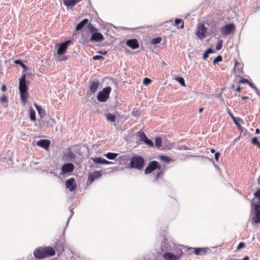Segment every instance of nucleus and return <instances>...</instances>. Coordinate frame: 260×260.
<instances>
[{
	"label": "nucleus",
	"mask_w": 260,
	"mask_h": 260,
	"mask_svg": "<svg viewBox=\"0 0 260 260\" xmlns=\"http://www.w3.org/2000/svg\"><path fill=\"white\" fill-rule=\"evenodd\" d=\"M55 254V250L51 246L39 247L34 251L35 257L38 259L51 257Z\"/></svg>",
	"instance_id": "nucleus-1"
},
{
	"label": "nucleus",
	"mask_w": 260,
	"mask_h": 260,
	"mask_svg": "<svg viewBox=\"0 0 260 260\" xmlns=\"http://www.w3.org/2000/svg\"><path fill=\"white\" fill-rule=\"evenodd\" d=\"M129 164L131 168L141 170L144 167L145 159L141 156L135 154L131 157Z\"/></svg>",
	"instance_id": "nucleus-2"
},
{
	"label": "nucleus",
	"mask_w": 260,
	"mask_h": 260,
	"mask_svg": "<svg viewBox=\"0 0 260 260\" xmlns=\"http://www.w3.org/2000/svg\"><path fill=\"white\" fill-rule=\"evenodd\" d=\"M111 91L110 86H106L102 90L100 91L97 95V99L100 102H106L109 98L110 93Z\"/></svg>",
	"instance_id": "nucleus-3"
},
{
	"label": "nucleus",
	"mask_w": 260,
	"mask_h": 260,
	"mask_svg": "<svg viewBox=\"0 0 260 260\" xmlns=\"http://www.w3.org/2000/svg\"><path fill=\"white\" fill-rule=\"evenodd\" d=\"M71 43V40H67L62 43L57 44L55 45V48H57V54L58 55H61L64 54Z\"/></svg>",
	"instance_id": "nucleus-4"
},
{
	"label": "nucleus",
	"mask_w": 260,
	"mask_h": 260,
	"mask_svg": "<svg viewBox=\"0 0 260 260\" xmlns=\"http://www.w3.org/2000/svg\"><path fill=\"white\" fill-rule=\"evenodd\" d=\"M160 165L158 161L152 160L150 161L145 169V174H149L153 172L156 169H160Z\"/></svg>",
	"instance_id": "nucleus-5"
},
{
	"label": "nucleus",
	"mask_w": 260,
	"mask_h": 260,
	"mask_svg": "<svg viewBox=\"0 0 260 260\" xmlns=\"http://www.w3.org/2000/svg\"><path fill=\"white\" fill-rule=\"evenodd\" d=\"M137 136L140 138V140L148 146L150 147H154V145L153 141L147 137L144 132L140 131L138 132Z\"/></svg>",
	"instance_id": "nucleus-6"
},
{
	"label": "nucleus",
	"mask_w": 260,
	"mask_h": 260,
	"mask_svg": "<svg viewBox=\"0 0 260 260\" xmlns=\"http://www.w3.org/2000/svg\"><path fill=\"white\" fill-rule=\"evenodd\" d=\"M74 169L75 167L73 163H65L61 168V173L60 174L66 175L71 173L74 171Z\"/></svg>",
	"instance_id": "nucleus-7"
},
{
	"label": "nucleus",
	"mask_w": 260,
	"mask_h": 260,
	"mask_svg": "<svg viewBox=\"0 0 260 260\" xmlns=\"http://www.w3.org/2000/svg\"><path fill=\"white\" fill-rule=\"evenodd\" d=\"M54 247L58 256L64 251V241L63 238H61V239L57 240L55 242Z\"/></svg>",
	"instance_id": "nucleus-8"
},
{
	"label": "nucleus",
	"mask_w": 260,
	"mask_h": 260,
	"mask_svg": "<svg viewBox=\"0 0 260 260\" xmlns=\"http://www.w3.org/2000/svg\"><path fill=\"white\" fill-rule=\"evenodd\" d=\"M235 29V26L233 23L226 24L220 28L221 33L223 35H228L231 34Z\"/></svg>",
	"instance_id": "nucleus-9"
},
{
	"label": "nucleus",
	"mask_w": 260,
	"mask_h": 260,
	"mask_svg": "<svg viewBox=\"0 0 260 260\" xmlns=\"http://www.w3.org/2000/svg\"><path fill=\"white\" fill-rule=\"evenodd\" d=\"M65 185L70 192L75 191L77 187L75 179L73 177L67 179L66 181Z\"/></svg>",
	"instance_id": "nucleus-10"
},
{
	"label": "nucleus",
	"mask_w": 260,
	"mask_h": 260,
	"mask_svg": "<svg viewBox=\"0 0 260 260\" xmlns=\"http://www.w3.org/2000/svg\"><path fill=\"white\" fill-rule=\"evenodd\" d=\"M206 34H208V27H206L203 24H200L197 32V35L200 39L205 38Z\"/></svg>",
	"instance_id": "nucleus-11"
},
{
	"label": "nucleus",
	"mask_w": 260,
	"mask_h": 260,
	"mask_svg": "<svg viewBox=\"0 0 260 260\" xmlns=\"http://www.w3.org/2000/svg\"><path fill=\"white\" fill-rule=\"evenodd\" d=\"M100 85V82L98 80H93L90 82L89 90H87V94L91 95L94 93L98 90Z\"/></svg>",
	"instance_id": "nucleus-12"
},
{
	"label": "nucleus",
	"mask_w": 260,
	"mask_h": 260,
	"mask_svg": "<svg viewBox=\"0 0 260 260\" xmlns=\"http://www.w3.org/2000/svg\"><path fill=\"white\" fill-rule=\"evenodd\" d=\"M218 24L215 21H211L208 23V34L214 35L218 31Z\"/></svg>",
	"instance_id": "nucleus-13"
},
{
	"label": "nucleus",
	"mask_w": 260,
	"mask_h": 260,
	"mask_svg": "<svg viewBox=\"0 0 260 260\" xmlns=\"http://www.w3.org/2000/svg\"><path fill=\"white\" fill-rule=\"evenodd\" d=\"M252 219L255 223H260V203L254 205V215Z\"/></svg>",
	"instance_id": "nucleus-14"
},
{
	"label": "nucleus",
	"mask_w": 260,
	"mask_h": 260,
	"mask_svg": "<svg viewBox=\"0 0 260 260\" xmlns=\"http://www.w3.org/2000/svg\"><path fill=\"white\" fill-rule=\"evenodd\" d=\"M102 175V171H95L88 175L87 182L90 183L93 182L96 179L101 177Z\"/></svg>",
	"instance_id": "nucleus-15"
},
{
	"label": "nucleus",
	"mask_w": 260,
	"mask_h": 260,
	"mask_svg": "<svg viewBox=\"0 0 260 260\" xmlns=\"http://www.w3.org/2000/svg\"><path fill=\"white\" fill-rule=\"evenodd\" d=\"M104 39V37L103 35L98 31L93 33L90 37V40L91 42H100L103 41Z\"/></svg>",
	"instance_id": "nucleus-16"
},
{
	"label": "nucleus",
	"mask_w": 260,
	"mask_h": 260,
	"mask_svg": "<svg viewBox=\"0 0 260 260\" xmlns=\"http://www.w3.org/2000/svg\"><path fill=\"white\" fill-rule=\"evenodd\" d=\"M36 144L38 146L47 150L50 146V141L47 139H42L37 141Z\"/></svg>",
	"instance_id": "nucleus-17"
},
{
	"label": "nucleus",
	"mask_w": 260,
	"mask_h": 260,
	"mask_svg": "<svg viewBox=\"0 0 260 260\" xmlns=\"http://www.w3.org/2000/svg\"><path fill=\"white\" fill-rule=\"evenodd\" d=\"M126 44L132 49H136L139 48L138 41L136 39H131L126 41Z\"/></svg>",
	"instance_id": "nucleus-18"
},
{
	"label": "nucleus",
	"mask_w": 260,
	"mask_h": 260,
	"mask_svg": "<svg viewBox=\"0 0 260 260\" xmlns=\"http://www.w3.org/2000/svg\"><path fill=\"white\" fill-rule=\"evenodd\" d=\"M162 256L165 260H178L179 259V254L175 255L174 253L170 252H165Z\"/></svg>",
	"instance_id": "nucleus-19"
},
{
	"label": "nucleus",
	"mask_w": 260,
	"mask_h": 260,
	"mask_svg": "<svg viewBox=\"0 0 260 260\" xmlns=\"http://www.w3.org/2000/svg\"><path fill=\"white\" fill-rule=\"evenodd\" d=\"M76 158V155L71 151V149H68V152L64 154L63 159L67 161H73Z\"/></svg>",
	"instance_id": "nucleus-20"
},
{
	"label": "nucleus",
	"mask_w": 260,
	"mask_h": 260,
	"mask_svg": "<svg viewBox=\"0 0 260 260\" xmlns=\"http://www.w3.org/2000/svg\"><path fill=\"white\" fill-rule=\"evenodd\" d=\"M88 22V19L85 18L80 21L76 26L75 29L74 31V34H76V32L81 30Z\"/></svg>",
	"instance_id": "nucleus-21"
},
{
	"label": "nucleus",
	"mask_w": 260,
	"mask_h": 260,
	"mask_svg": "<svg viewBox=\"0 0 260 260\" xmlns=\"http://www.w3.org/2000/svg\"><path fill=\"white\" fill-rule=\"evenodd\" d=\"M243 66L237 60L235 62L234 72L236 76H239L240 75L242 71Z\"/></svg>",
	"instance_id": "nucleus-22"
},
{
	"label": "nucleus",
	"mask_w": 260,
	"mask_h": 260,
	"mask_svg": "<svg viewBox=\"0 0 260 260\" xmlns=\"http://www.w3.org/2000/svg\"><path fill=\"white\" fill-rule=\"evenodd\" d=\"M28 87L26 82H19V90L20 92H28Z\"/></svg>",
	"instance_id": "nucleus-23"
},
{
	"label": "nucleus",
	"mask_w": 260,
	"mask_h": 260,
	"mask_svg": "<svg viewBox=\"0 0 260 260\" xmlns=\"http://www.w3.org/2000/svg\"><path fill=\"white\" fill-rule=\"evenodd\" d=\"M81 0H63V4L67 7H73L79 3Z\"/></svg>",
	"instance_id": "nucleus-24"
},
{
	"label": "nucleus",
	"mask_w": 260,
	"mask_h": 260,
	"mask_svg": "<svg viewBox=\"0 0 260 260\" xmlns=\"http://www.w3.org/2000/svg\"><path fill=\"white\" fill-rule=\"evenodd\" d=\"M34 105L38 112L39 115L40 116L41 118H42L44 115H46L45 110L43 109L41 106L37 104H35Z\"/></svg>",
	"instance_id": "nucleus-25"
},
{
	"label": "nucleus",
	"mask_w": 260,
	"mask_h": 260,
	"mask_svg": "<svg viewBox=\"0 0 260 260\" xmlns=\"http://www.w3.org/2000/svg\"><path fill=\"white\" fill-rule=\"evenodd\" d=\"M79 42L81 44H86L91 41L90 40V37L88 35L82 34Z\"/></svg>",
	"instance_id": "nucleus-26"
},
{
	"label": "nucleus",
	"mask_w": 260,
	"mask_h": 260,
	"mask_svg": "<svg viewBox=\"0 0 260 260\" xmlns=\"http://www.w3.org/2000/svg\"><path fill=\"white\" fill-rule=\"evenodd\" d=\"M175 25L179 29L184 28V21L182 19L177 18L175 20Z\"/></svg>",
	"instance_id": "nucleus-27"
},
{
	"label": "nucleus",
	"mask_w": 260,
	"mask_h": 260,
	"mask_svg": "<svg viewBox=\"0 0 260 260\" xmlns=\"http://www.w3.org/2000/svg\"><path fill=\"white\" fill-rule=\"evenodd\" d=\"M206 249L205 248H195L193 252L197 255H202L206 253Z\"/></svg>",
	"instance_id": "nucleus-28"
},
{
	"label": "nucleus",
	"mask_w": 260,
	"mask_h": 260,
	"mask_svg": "<svg viewBox=\"0 0 260 260\" xmlns=\"http://www.w3.org/2000/svg\"><path fill=\"white\" fill-rule=\"evenodd\" d=\"M14 62L16 64L20 66L23 68V72H25L28 70L27 67L20 59L15 60Z\"/></svg>",
	"instance_id": "nucleus-29"
},
{
	"label": "nucleus",
	"mask_w": 260,
	"mask_h": 260,
	"mask_svg": "<svg viewBox=\"0 0 260 260\" xmlns=\"http://www.w3.org/2000/svg\"><path fill=\"white\" fill-rule=\"evenodd\" d=\"M106 117L108 121L114 122L116 120V115L111 113H108L106 114Z\"/></svg>",
	"instance_id": "nucleus-30"
},
{
	"label": "nucleus",
	"mask_w": 260,
	"mask_h": 260,
	"mask_svg": "<svg viewBox=\"0 0 260 260\" xmlns=\"http://www.w3.org/2000/svg\"><path fill=\"white\" fill-rule=\"evenodd\" d=\"M21 100L23 105H25L27 102V97L29 95L28 92H20Z\"/></svg>",
	"instance_id": "nucleus-31"
},
{
	"label": "nucleus",
	"mask_w": 260,
	"mask_h": 260,
	"mask_svg": "<svg viewBox=\"0 0 260 260\" xmlns=\"http://www.w3.org/2000/svg\"><path fill=\"white\" fill-rule=\"evenodd\" d=\"M118 155V153H116L108 152L106 154H105L104 156H105L109 159L113 160L116 158Z\"/></svg>",
	"instance_id": "nucleus-32"
},
{
	"label": "nucleus",
	"mask_w": 260,
	"mask_h": 260,
	"mask_svg": "<svg viewBox=\"0 0 260 260\" xmlns=\"http://www.w3.org/2000/svg\"><path fill=\"white\" fill-rule=\"evenodd\" d=\"M91 159L96 164H104V158L101 157H91Z\"/></svg>",
	"instance_id": "nucleus-33"
},
{
	"label": "nucleus",
	"mask_w": 260,
	"mask_h": 260,
	"mask_svg": "<svg viewBox=\"0 0 260 260\" xmlns=\"http://www.w3.org/2000/svg\"><path fill=\"white\" fill-rule=\"evenodd\" d=\"M29 117L32 121L36 120V111L32 108L29 109Z\"/></svg>",
	"instance_id": "nucleus-34"
},
{
	"label": "nucleus",
	"mask_w": 260,
	"mask_h": 260,
	"mask_svg": "<svg viewBox=\"0 0 260 260\" xmlns=\"http://www.w3.org/2000/svg\"><path fill=\"white\" fill-rule=\"evenodd\" d=\"M155 146L157 148L160 149L162 146V139L160 137H157L155 139Z\"/></svg>",
	"instance_id": "nucleus-35"
},
{
	"label": "nucleus",
	"mask_w": 260,
	"mask_h": 260,
	"mask_svg": "<svg viewBox=\"0 0 260 260\" xmlns=\"http://www.w3.org/2000/svg\"><path fill=\"white\" fill-rule=\"evenodd\" d=\"M233 121L234 122V123L238 126V128L240 130L242 131V129L243 128V127L239 123L240 121H242V119L240 117H236V118H235V120H233Z\"/></svg>",
	"instance_id": "nucleus-36"
},
{
	"label": "nucleus",
	"mask_w": 260,
	"mask_h": 260,
	"mask_svg": "<svg viewBox=\"0 0 260 260\" xmlns=\"http://www.w3.org/2000/svg\"><path fill=\"white\" fill-rule=\"evenodd\" d=\"M87 24V27L89 29V31L92 34L93 33H94V32L98 31V29L95 27L91 23H88Z\"/></svg>",
	"instance_id": "nucleus-37"
},
{
	"label": "nucleus",
	"mask_w": 260,
	"mask_h": 260,
	"mask_svg": "<svg viewBox=\"0 0 260 260\" xmlns=\"http://www.w3.org/2000/svg\"><path fill=\"white\" fill-rule=\"evenodd\" d=\"M159 158L161 161L165 163H169L171 161V158L166 155H160L159 156Z\"/></svg>",
	"instance_id": "nucleus-38"
},
{
	"label": "nucleus",
	"mask_w": 260,
	"mask_h": 260,
	"mask_svg": "<svg viewBox=\"0 0 260 260\" xmlns=\"http://www.w3.org/2000/svg\"><path fill=\"white\" fill-rule=\"evenodd\" d=\"M132 115L136 117H139L141 115V111L136 108L133 109L132 112Z\"/></svg>",
	"instance_id": "nucleus-39"
},
{
	"label": "nucleus",
	"mask_w": 260,
	"mask_h": 260,
	"mask_svg": "<svg viewBox=\"0 0 260 260\" xmlns=\"http://www.w3.org/2000/svg\"><path fill=\"white\" fill-rule=\"evenodd\" d=\"M161 41V38L158 37L152 39L151 41V43L153 45H156L159 44Z\"/></svg>",
	"instance_id": "nucleus-40"
},
{
	"label": "nucleus",
	"mask_w": 260,
	"mask_h": 260,
	"mask_svg": "<svg viewBox=\"0 0 260 260\" xmlns=\"http://www.w3.org/2000/svg\"><path fill=\"white\" fill-rule=\"evenodd\" d=\"M251 143L253 145L257 146L260 149V142L258 141L256 137H254L252 139Z\"/></svg>",
	"instance_id": "nucleus-41"
},
{
	"label": "nucleus",
	"mask_w": 260,
	"mask_h": 260,
	"mask_svg": "<svg viewBox=\"0 0 260 260\" xmlns=\"http://www.w3.org/2000/svg\"><path fill=\"white\" fill-rule=\"evenodd\" d=\"M176 80L177 82H178L179 83V84L181 85H182L183 86H185V80L183 77H178L176 78Z\"/></svg>",
	"instance_id": "nucleus-42"
},
{
	"label": "nucleus",
	"mask_w": 260,
	"mask_h": 260,
	"mask_svg": "<svg viewBox=\"0 0 260 260\" xmlns=\"http://www.w3.org/2000/svg\"><path fill=\"white\" fill-rule=\"evenodd\" d=\"M222 60V57L221 55H218L216 58H215L213 60V63L214 64H216L217 63L221 62Z\"/></svg>",
	"instance_id": "nucleus-43"
},
{
	"label": "nucleus",
	"mask_w": 260,
	"mask_h": 260,
	"mask_svg": "<svg viewBox=\"0 0 260 260\" xmlns=\"http://www.w3.org/2000/svg\"><path fill=\"white\" fill-rule=\"evenodd\" d=\"M164 172L162 171H159L158 172L156 175H155V178L154 179V182L156 181L159 178H161L164 176Z\"/></svg>",
	"instance_id": "nucleus-44"
},
{
	"label": "nucleus",
	"mask_w": 260,
	"mask_h": 260,
	"mask_svg": "<svg viewBox=\"0 0 260 260\" xmlns=\"http://www.w3.org/2000/svg\"><path fill=\"white\" fill-rule=\"evenodd\" d=\"M183 251L180 248H177L175 250V253H174L175 255H179V259L181 257V256L183 255Z\"/></svg>",
	"instance_id": "nucleus-45"
},
{
	"label": "nucleus",
	"mask_w": 260,
	"mask_h": 260,
	"mask_svg": "<svg viewBox=\"0 0 260 260\" xmlns=\"http://www.w3.org/2000/svg\"><path fill=\"white\" fill-rule=\"evenodd\" d=\"M223 41L222 40H220L218 41V43L216 46V49L217 50H220L222 47Z\"/></svg>",
	"instance_id": "nucleus-46"
},
{
	"label": "nucleus",
	"mask_w": 260,
	"mask_h": 260,
	"mask_svg": "<svg viewBox=\"0 0 260 260\" xmlns=\"http://www.w3.org/2000/svg\"><path fill=\"white\" fill-rule=\"evenodd\" d=\"M152 82V80L148 78H145L143 79V83L145 85H148L150 84Z\"/></svg>",
	"instance_id": "nucleus-47"
},
{
	"label": "nucleus",
	"mask_w": 260,
	"mask_h": 260,
	"mask_svg": "<svg viewBox=\"0 0 260 260\" xmlns=\"http://www.w3.org/2000/svg\"><path fill=\"white\" fill-rule=\"evenodd\" d=\"M249 82H250V81H249V80L247 79H245V78H243V79H241L240 81H239V82H238V83L240 84L247 83L248 84H249Z\"/></svg>",
	"instance_id": "nucleus-48"
},
{
	"label": "nucleus",
	"mask_w": 260,
	"mask_h": 260,
	"mask_svg": "<svg viewBox=\"0 0 260 260\" xmlns=\"http://www.w3.org/2000/svg\"><path fill=\"white\" fill-rule=\"evenodd\" d=\"M26 74L23 73L21 77L19 79V82H26Z\"/></svg>",
	"instance_id": "nucleus-49"
},
{
	"label": "nucleus",
	"mask_w": 260,
	"mask_h": 260,
	"mask_svg": "<svg viewBox=\"0 0 260 260\" xmlns=\"http://www.w3.org/2000/svg\"><path fill=\"white\" fill-rule=\"evenodd\" d=\"M245 246V244L244 242H241L239 243L237 249L239 250L241 248H244Z\"/></svg>",
	"instance_id": "nucleus-50"
},
{
	"label": "nucleus",
	"mask_w": 260,
	"mask_h": 260,
	"mask_svg": "<svg viewBox=\"0 0 260 260\" xmlns=\"http://www.w3.org/2000/svg\"><path fill=\"white\" fill-rule=\"evenodd\" d=\"M92 59L93 60H100L102 59H104V57L102 55H96L92 57Z\"/></svg>",
	"instance_id": "nucleus-51"
},
{
	"label": "nucleus",
	"mask_w": 260,
	"mask_h": 260,
	"mask_svg": "<svg viewBox=\"0 0 260 260\" xmlns=\"http://www.w3.org/2000/svg\"><path fill=\"white\" fill-rule=\"evenodd\" d=\"M227 113H228V114L230 116V117H231V118L232 119V120H235V118H236V117H235L234 115L233 114V113H232L231 111L229 109V108H227Z\"/></svg>",
	"instance_id": "nucleus-52"
},
{
	"label": "nucleus",
	"mask_w": 260,
	"mask_h": 260,
	"mask_svg": "<svg viewBox=\"0 0 260 260\" xmlns=\"http://www.w3.org/2000/svg\"><path fill=\"white\" fill-rule=\"evenodd\" d=\"M1 101L2 102H5V103H7L8 102V99H7V97L5 95H3L1 98Z\"/></svg>",
	"instance_id": "nucleus-53"
},
{
	"label": "nucleus",
	"mask_w": 260,
	"mask_h": 260,
	"mask_svg": "<svg viewBox=\"0 0 260 260\" xmlns=\"http://www.w3.org/2000/svg\"><path fill=\"white\" fill-rule=\"evenodd\" d=\"M254 196L260 200V188L254 193Z\"/></svg>",
	"instance_id": "nucleus-54"
},
{
	"label": "nucleus",
	"mask_w": 260,
	"mask_h": 260,
	"mask_svg": "<svg viewBox=\"0 0 260 260\" xmlns=\"http://www.w3.org/2000/svg\"><path fill=\"white\" fill-rule=\"evenodd\" d=\"M219 156H220V153L219 152H216L215 153V155H214V158H215V159L218 161V160H219Z\"/></svg>",
	"instance_id": "nucleus-55"
},
{
	"label": "nucleus",
	"mask_w": 260,
	"mask_h": 260,
	"mask_svg": "<svg viewBox=\"0 0 260 260\" xmlns=\"http://www.w3.org/2000/svg\"><path fill=\"white\" fill-rule=\"evenodd\" d=\"M205 52H206L208 54L210 53H212L214 52V51L211 48H208Z\"/></svg>",
	"instance_id": "nucleus-56"
},
{
	"label": "nucleus",
	"mask_w": 260,
	"mask_h": 260,
	"mask_svg": "<svg viewBox=\"0 0 260 260\" xmlns=\"http://www.w3.org/2000/svg\"><path fill=\"white\" fill-rule=\"evenodd\" d=\"M70 212H71V215L68 218V220H67V225L69 223V220L70 219H71V218L72 217V216H73V214H74V211H73V209H71V210H70Z\"/></svg>",
	"instance_id": "nucleus-57"
},
{
	"label": "nucleus",
	"mask_w": 260,
	"mask_h": 260,
	"mask_svg": "<svg viewBox=\"0 0 260 260\" xmlns=\"http://www.w3.org/2000/svg\"><path fill=\"white\" fill-rule=\"evenodd\" d=\"M209 54L206 52H205L203 55V58L204 60H206Z\"/></svg>",
	"instance_id": "nucleus-58"
},
{
	"label": "nucleus",
	"mask_w": 260,
	"mask_h": 260,
	"mask_svg": "<svg viewBox=\"0 0 260 260\" xmlns=\"http://www.w3.org/2000/svg\"><path fill=\"white\" fill-rule=\"evenodd\" d=\"M114 162L112 161H108L105 159H104V165H110V164H113Z\"/></svg>",
	"instance_id": "nucleus-59"
},
{
	"label": "nucleus",
	"mask_w": 260,
	"mask_h": 260,
	"mask_svg": "<svg viewBox=\"0 0 260 260\" xmlns=\"http://www.w3.org/2000/svg\"><path fill=\"white\" fill-rule=\"evenodd\" d=\"M69 59V56L67 55L63 56L62 58L59 59V61H66L67 60Z\"/></svg>",
	"instance_id": "nucleus-60"
},
{
	"label": "nucleus",
	"mask_w": 260,
	"mask_h": 260,
	"mask_svg": "<svg viewBox=\"0 0 260 260\" xmlns=\"http://www.w3.org/2000/svg\"><path fill=\"white\" fill-rule=\"evenodd\" d=\"M180 149H183L185 150H190V149L189 148H188L187 146H186V145L181 146V148H180Z\"/></svg>",
	"instance_id": "nucleus-61"
},
{
	"label": "nucleus",
	"mask_w": 260,
	"mask_h": 260,
	"mask_svg": "<svg viewBox=\"0 0 260 260\" xmlns=\"http://www.w3.org/2000/svg\"><path fill=\"white\" fill-rule=\"evenodd\" d=\"M1 89L3 91H5L7 90V87L6 85L3 84L2 86Z\"/></svg>",
	"instance_id": "nucleus-62"
},
{
	"label": "nucleus",
	"mask_w": 260,
	"mask_h": 260,
	"mask_svg": "<svg viewBox=\"0 0 260 260\" xmlns=\"http://www.w3.org/2000/svg\"><path fill=\"white\" fill-rule=\"evenodd\" d=\"M242 88L239 86L236 89V91L240 92L241 91Z\"/></svg>",
	"instance_id": "nucleus-63"
},
{
	"label": "nucleus",
	"mask_w": 260,
	"mask_h": 260,
	"mask_svg": "<svg viewBox=\"0 0 260 260\" xmlns=\"http://www.w3.org/2000/svg\"><path fill=\"white\" fill-rule=\"evenodd\" d=\"M249 257L248 256H245L242 259L240 260H249Z\"/></svg>",
	"instance_id": "nucleus-64"
}]
</instances>
